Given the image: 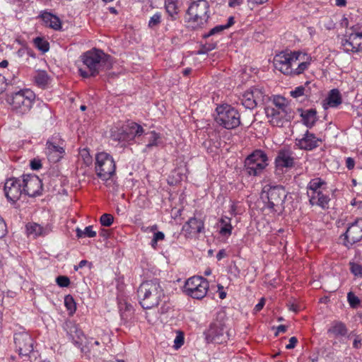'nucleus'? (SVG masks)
<instances>
[{"mask_svg": "<svg viewBox=\"0 0 362 362\" xmlns=\"http://www.w3.org/2000/svg\"><path fill=\"white\" fill-rule=\"evenodd\" d=\"M137 296L139 303L144 309H151L158 306L160 302L164 305L160 308V313L168 312L169 306H166L168 297L165 294L164 289L158 279L145 281L137 289Z\"/></svg>", "mask_w": 362, "mask_h": 362, "instance_id": "nucleus-1", "label": "nucleus"}, {"mask_svg": "<svg viewBox=\"0 0 362 362\" xmlns=\"http://www.w3.org/2000/svg\"><path fill=\"white\" fill-rule=\"evenodd\" d=\"M81 58L86 67V69H78L83 78L96 76L100 72L108 71L112 67V57L99 49L93 48L88 50L83 53Z\"/></svg>", "mask_w": 362, "mask_h": 362, "instance_id": "nucleus-2", "label": "nucleus"}, {"mask_svg": "<svg viewBox=\"0 0 362 362\" xmlns=\"http://www.w3.org/2000/svg\"><path fill=\"white\" fill-rule=\"evenodd\" d=\"M209 4L206 0L193 1L188 7L186 14L189 27L193 30L201 29L208 23L210 18Z\"/></svg>", "mask_w": 362, "mask_h": 362, "instance_id": "nucleus-3", "label": "nucleus"}, {"mask_svg": "<svg viewBox=\"0 0 362 362\" xmlns=\"http://www.w3.org/2000/svg\"><path fill=\"white\" fill-rule=\"evenodd\" d=\"M287 193L284 187L265 186L263 189L262 198L264 199V206L272 213H279L284 209V204Z\"/></svg>", "mask_w": 362, "mask_h": 362, "instance_id": "nucleus-4", "label": "nucleus"}, {"mask_svg": "<svg viewBox=\"0 0 362 362\" xmlns=\"http://www.w3.org/2000/svg\"><path fill=\"white\" fill-rule=\"evenodd\" d=\"M68 334L70 337L72 339L74 344L80 348L81 351L88 358H90L91 357L95 358L99 356L100 351L99 350H93V351L89 348V346L91 347L98 346L100 345V342L96 340H93V339H87L81 329H80L77 325L71 324L69 327Z\"/></svg>", "mask_w": 362, "mask_h": 362, "instance_id": "nucleus-5", "label": "nucleus"}, {"mask_svg": "<svg viewBox=\"0 0 362 362\" xmlns=\"http://www.w3.org/2000/svg\"><path fill=\"white\" fill-rule=\"evenodd\" d=\"M216 122L226 129H233L241 124L239 112L230 105L224 104L216 108Z\"/></svg>", "mask_w": 362, "mask_h": 362, "instance_id": "nucleus-6", "label": "nucleus"}, {"mask_svg": "<svg viewBox=\"0 0 362 362\" xmlns=\"http://www.w3.org/2000/svg\"><path fill=\"white\" fill-rule=\"evenodd\" d=\"M35 99V94L30 89L20 90L8 98V102L17 113L23 115L30 111Z\"/></svg>", "mask_w": 362, "mask_h": 362, "instance_id": "nucleus-7", "label": "nucleus"}, {"mask_svg": "<svg viewBox=\"0 0 362 362\" xmlns=\"http://www.w3.org/2000/svg\"><path fill=\"white\" fill-rule=\"evenodd\" d=\"M115 162L112 156L106 152L98 153L95 156V171L103 181L109 180L115 175Z\"/></svg>", "mask_w": 362, "mask_h": 362, "instance_id": "nucleus-8", "label": "nucleus"}, {"mask_svg": "<svg viewBox=\"0 0 362 362\" xmlns=\"http://www.w3.org/2000/svg\"><path fill=\"white\" fill-rule=\"evenodd\" d=\"M304 57L300 52H281L274 58V65L285 75H292L293 67L296 66L297 61H300Z\"/></svg>", "mask_w": 362, "mask_h": 362, "instance_id": "nucleus-9", "label": "nucleus"}, {"mask_svg": "<svg viewBox=\"0 0 362 362\" xmlns=\"http://www.w3.org/2000/svg\"><path fill=\"white\" fill-rule=\"evenodd\" d=\"M267 161V154L263 151L256 150L245 158V170L250 175H259L268 165Z\"/></svg>", "mask_w": 362, "mask_h": 362, "instance_id": "nucleus-10", "label": "nucleus"}, {"mask_svg": "<svg viewBox=\"0 0 362 362\" xmlns=\"http://www.w3.org/2000/svg\"><path fill=\"white\" fill-rule=\"evenodd\" d=\"M209 284L208 281L202 276L189 278L184 286V291L187 295L195 299H202L206 296Z\"/></svg>", "mask_w": 362, "mask_h": 362, "instance_id": "nucleus-11", "label": "nucleus"}, {"mask_svg": "<svg viewBox=\"0 0 362 362\" xmlns=\"http://www.w3.org/2000/svg\"><path fill=\"white\" fill-rule=\"evenodd\" d=\"M208 342L223 344L226 342L230 336L224 322L216 320L211 323L209 329L204 332Z\"/></svg>", "mask_w": 362, "mask_h": 362, "instance_id": "nucleus-12", "label": "nucleus"}, {"mask_svg": "<svg viewBox=\"0 0 362 362\" xmlns=\"http://www.w3.org/2000/svg\"><path fill=\"white\" fill-rule=\"evenodd\" d=\"M264 110L269 123L273 126L281 127L284 122H289L293 117L292 110H277L269 105Z\"/></svg>", "mask_w": 362, "mask_h": 362, "instance_id": "nucleus-13", "label": "nucleus"}, {"mask_svg": "<svg viewBox=\"0 0 362 362\" xmlns=\"http://www.w3.org/2000/svg\"><path fill=\"white\" fill-rule=\"evenodd\" d=\"M4 191L7 200L13 204L16 203L23 193L21 180L16 177L7 179Z\"/></svg>", "mask_w": 362, "mask_h": 362, "instance_id": "nucleus-14", "label": "nucleus"}, {"mask_svg": "<svg viewBox=\"0 0 362 362\" xmlns=\"http://www.w3.org/2000/svg\"><path fill=\"white\" fill-rule=\"evenodd\" d=\"M21 182L23 193L28 196L35 197L41 194L42 184L41 180L37 175H24Z\"/></svg>", "mask_w": 362, "mask_h": 362, "instance_id": "nucleus-15", "label": "nucleus"}, {"mask_svg": "<svg viewBox=\"0 0 362 362\" xmlns=\"http://www.w3.org/2000/svg\"><path fill=\"white\" fill-rule=\"evenodd\" d=\"M119 131V132L117 134H115V132L112 131L111 136L114 140H130L133 139L136 136H141L144 133L143 127L135 122L128 123Z\"/></svg>", "mask_w": 362, "mask_h": 362, "instance_id": "nucleus-16", "label": "nucleus"}, {"mask_svg": "<svg viewBox=\"0 0 362 362\" xmlns=\"http://www.w3.org/2000/svg\"><path fill=\"white\" fill-rule=\"evenodd\" d=\"M274 163L276 170L292 168L295 165L294 153L289 148H283L278 151Z\"/></svg>", "mask_w": 362, "mask_h": 362, "instance_id": "nucleus-17", "label": "nucleus"}, {"mask_svg": "<svg viewBox=\"0 0 362 362\" xmlns=\"http://www.w3.org/2000/svg\"><path fill=\"white\" fill-rule=\"evenodd\" d=\"M346 245H352L362 240V218H357L344 233Z\"/></svg>", "mask_w": 362, "mask_h": 362, "instance_id": "nucleus-18", "label": "nucleus"}, {"mask_svg": "<svg viewBox=\"0 0 362 362\" xmlns=\"http://www.w3.org/2000/svg\"><path fill=\"white\" fill-rule=\"evenodd\" d=\"M14 342L21 355L28 356L33 350V341L28 333L15 334Z\"/></svg>", "mask_w": 362, "mask_h": 362, "instance_id": "nucleus-19", "label": "nucleus"}, {"mask_svg": "<svg viewBox=\"0 0 362 362\" xmlns=\"http://www.w3.org/2000/svg\"><path fill=\"white\" fill-rule=\"evenodd\" d=\"M341 45L346 52H357L362 50V33H356L349 35L348 39L342 40Z\"/></svg>", "mask_w": 362, "mask_h": 362, "instance_id": "nucleus-20", "label": "nucleus"}, {"mask_svg": "<svg viewBox=\"0 0 362 362\" xmlns=\"http://www.w3.org/2000/svg\"><path fill=\"white\" fill-rule=\"evenodd\" d=\"M321 141V139H317L314 134L307 130L302 139L296 140V144L300 149L311 151L319 146V143Z\"/></svg>", "mask_w": 362, "mask_h": 362, "instance_id": "nucleus-21", "label": "nucleus"}, {"mask_svg": "<svg viewBox=\"0 0 362 362\" xmlns=\"http://www.w3.org/2000/svg\"><path fill=\"white\" fill-rule=\"evenodd\" d=\"M182 231L188 235L204 233V222L201 218L192 217L183 225Z\"/></svg>", "mask_w": 362, "mask_h": 362, "instance_id": "nucleus-22", "label": "nucleus"}, {"mask_svg": "<svg viewBox=\"0 0 362 362\" xmlns=\"http://www.w3.org/2000/svg\"><path fill=\"white\" fill-rule=\"evenodd\" d=\"M65 151L63 147L54 142L47 141L46 144L45 153L47 159L51 163H57L64 156Z\"/></svg>", "mask_w": 362, "mask_h": 362, "instance_id": "nucleus-23", "label": "nucleus"}, {"mask_svg": "<svg viewBox=\"0 0 362 362\" xmlns=\"http://www.w3.org/2000/svg\"><path fill=\"white\" fill-rule=\"evenodd\" d=\"M342 103L341 94L338 89H332L329 91L327 97L322 102V107L325 110L329 107H337Z\"/></svg>", "mask_w": 362, "mask_h": 362, "instance_id": "nucleus-24", "label": "nucleus"}, {"mask_svg": "<svg viewBox=\"0 0 362 362\" xmlns=\"http://www.w3.org/2000/svg\"><path fill=\"white\" fill-rule=\"evenodd\" d=\"M26 230L28 235L37 238L48 235L52 231V227L49 225L43 227L40 224L32 223L26 225Z\"/></svg>", "mask_w": 362, "mask_h": 362, "instance_id": "nucleus-25", "label": "nucleus"}, {"mask_svg": "<svg viewBox=\"0 0 362 362\" xmlns=\"http://www.w3.org/2000/svg\"><path fill=\"white\" fill-rule=\"evenodd\" d=\"M45 25L55 30H59L62 28L60 19L51 13L45 11L40 16Z\"/></svg>", "mask_w": 362, "mask_h": 362, "instance_id": "nucleus-26", "label": "nucleus"}, {"mask_svg": "<svg viewBox=\"0 0 362 362\" xmlns=\"http://www.w3.org/2000/svg\"><path fill=\"white\" fill-rule=\"evenodd\" d=\"M300 111V117L304 125L308 128H312L317 120V111L315 109L299 110Z\"/></svg>", "mask_w": 362, "mask_h": 362, "instance_id": "nucleus-27", "label": "nucleus"}, {"mask_svg": "<svg viewBox=\"0 0 362 362\" xmlns=\"http://www.w3.org/2000/svg\"><path fill=\"white\" fill-rule=\"evenodd\" d=\"M347 331L346 327L343 322L336 321L332 323L327 332L337 337L345 336L347 334Z\"/></svg>", "mask_w": 362, "mask_h": 362, "instance_id": "nucleus-28", "label": "nucleus"}, {"mask_svg": "<svg viewBox=\"0 0 362 362\" xmlns=\"http://www.w3.org/2000/svg\"><path fill=\"white\" fill-rule=\"evenodd\" d=\"M177 0H165V8L172 21L177 18L178 14Z\"/></svg>", "mask_w": 362, "mask_h": 362, "instance_id": "nucleus-29", "label": "nucleus"}, {"mask_svg": "<svg viewBox=\"0 0 362 362\" xmlns=\"http://www.w3.org/2000/svg\"><path fill=\"white\" fill-rule=\"evenodd\" d=\"M160 144V134L154 131L151 132L148 137V144L146 145V147L144 149V152H147L150 151L153 147L158 146Z\"/></svg>", "mask_w": 362, "mask_h": 362, "instance_id": "nucleus-30", "label": "nucleus"}, {"mask_svg": "<svg viewBox=\"0 0 362 362\" xmlns=\"http://www.w3.org/2000/svg\"><path fill=\"white\" fill-rule=\"evenodd\" d=\"M241 103L243 106L250 110H252L257 105V103L255 100L254 96H252V95L249 90H247L243 94Z\"/></svg>", "mask_w": 362, "mask_h": 362, "instance_id": "nucleus-31", "label": "nucleus"}, {"mask_svg": "<svg viewBox=\"0 0 362 362\" xmlns=\"http://www.w3.org/2000/svg\"><path fill=\"white\" fill-rule=\"evenodd\" d=\"M221 228L220 234L223 235H230L232 232L233 227L230 223V218L227 216H223L220 220Z\"/></svg>", "mask_w": 362, "mask_h": 362, "instance_id": "nucleus-32", "label": "nucleus"}, {"mask_svg": "<svg viewBox=\"0 0 362 362\" xmlns=\"http://www.w3.org/2000/svg\"><path fill=\"white\" fill-rule=\"evenodd\" d=\"M35 83L41 88H45L49 81V76L45 71H39L34 76Z\"/></svg>", "mask_w": 362, "mask_h": 362, "instance_id": "nucleus-33", "label": "nucleus"}, {"mask_svg": "<svg viewBox=\"0 0 362 362\" xmlns=\"http://www.w3.org/2000/svg\"><path fill=\"white\" fill-rule=\"evenodd\" d=\"M326 182L320 177L312 179L308 185V191H321Z\"/></svg>", "mask_w": 362, "mask_h": 362, "instance_id": "nucleus-34", "label": "nucleus"}, {"mask_svg": "<svg viewBox=\"0 0 362 362\" xmlns=\"http://www.w3.org/2000/svg\"><path fill=\"white\" fill-rule=\"evenodd\" d=\"M304 54V57H302L300 61H297L296 64V68L295 66L293 67V72L291 76L294 75H299L302 74L305 69H308V66L310 65L309 62H304L302 61L305 59V54Z\"/></svg>", "mask_w": 362, "mask_h": 362, "instance_id": "nucleus-35", "label": "nucleus"}, {"mask_svg": "<svg viewBox=\"0 0 362 362\" xmlns=\"http://www.w3.org/2000/svg\"><path fill=\"white\" fill-rule=\"evenodd\" d=\"M272 103L274 106H272V108L277 110H291V108L286 103V99L283 97H275Z\"/></svg>", "mask_w": 362, "mask_h": 362, "instance_id": "nucleus-36", "label": "nucleus"}, {"mask_svg": "<svg viewBox=\"0 0 362 362\" xmlns=\"http://www.w3.org/2000/svg\"><path fill=\"white\" fill-rule=\"evenodd\" d=\"M35 46L42 52H47L49 49V42L43 38L37 37L34 39Z\"/></svg>", "mask_w": 362, "mask_h": 362, "instance_id": "nucleus-37", "label": "nucleus"}, {"mask_svg": "<svg viewBox=\"0 0 362 362\" xmlns=\"http://www.w3.org/2000/svg\"><path fill=\"white\" fill-rule=\"evenodd\" d=\"M64 305L66 309L69 311V315H73L76 310V303L71 295H67L64 298Z\"/></svg>", "mask_w": 362, "mask_h": 362, "instance_id": "nucleus-38", "label": "nucleus"}, {"mask_svg": "<svg viewBox=\"0 0 362 362\" xmlns=\"http://www.w3.org/2000/svg\"><path fill=\"white\" fill-rule=\"evenodd\" d=\"M330 199L328 195L324 194L322 192L320 196L317 198V201L315 202V205L320 206L322 209H327Z\"/></svg>", "mask_w": 362, "mask_h": 362, "instance_id": "nucleus-39", "label": "nucleus"}, {"mask_svg": "<svg viewBox=\"0 0 362 362\" xmlns=\"http://www.w3.org/2000/svg\"><path fill=\"white\" fill-rule=\"evenodd\" d=\"M252 96H254L255 100L258 103V101H262L264 98V92L262 88L258 87H252L249 90Z\"/></svg>", "mask_w": 362, "mask_h": 362, "instance_id": "nucleus-40", "label": "nucleus"}, {"mask_svg": "<svg viewBox=\"0 0 362 362\" xmlns=\"http://www.w3.org/2000/svg\"><path fill=\"white\" fill-rule=\"evenodd\" d=\"M161 22V14L159 12L156 13L150 18L148 21V27L154 28L158 26Z\"/></svg>", "mask_w": 362, "mask_h": 362, "instance_id": "nucleus-41", "label": "nucleus"}, {"mask_svg": "<svg viewBox=\"0 0 362 362\" xmlns=\"http://www.w3.org/2000/svg\"><path fill=\"white\" fill-rule=\"evenodd\" d=\"M113 221L114 217L110 214H104L100 218L101 225L106 227L110 226L112 224Z\"/></svg>", "mask_w": 362, "mask_h": 362, "instance_id": "nucleus-42", "label": "nucleus"}, {"mask_svg": "<svg viewBox=\"0 0 362 362\" xmlns=\"http://www.w3.org/2000/svg\"><path fill=\"white\" fill-rule=\"evenodd\" d=\"M347 299L351 308H357L360 304L359 298L351 292L348 293Z\"/></svg>", "mask_w": 362, "mask_h": 362, "instance_id": "nucleus-43", "label": "nucleus"}, {"mask_svg": "<svg viewBox=\"0 0 362 362\" xmlns=\"http://www.w3.org/2000/svg\"><path fill=\"white\" fill-rule=\"evenodd\" d=\"M348 338L349 339L354 338V341H353V347L354 348H355V349L361 348L362 339L359 335H358V334H355L354 332H352L348 335Z\"/></svg>", "mask_w": 362, "mask_h": 362, "instance_id": "nucleus-44", "label": "nucleus"}, {"mask_svg": "<svg viewBox=\"0 0 362 362\" xmlns=\"http://www.w3.org/2000/svg\"><path fill=\"white\" fill-rule=\"evenodd\" d=\"M322 191H308V196L309 197V202L312 206L315 205L317 198L322 194Z\"/></svg>", "mask_w": 362, "mask_h": 362, "instance_id": "nucleus-45", "label": "nucleus"}, {"mask_svg": "<svg viewBox=\"0 0 362 362\" xmlns=\"http://www.w3.org/2000/svg\"><path fill=\"white\" fill-rule=\"evenodd\" d=\"M224 30H225L224 27H223L222 25H216L214 28H213L212 29H211L209 31V33L204 34L203 35V37L204 38H207V37H211L212 35H216V34H219V33H222Z\"/></svg>", "mask_w": 362, "mask_h": 362, "instance_id": "nucleus-46", "label": "nucleus"}, {"mask_svg": "<svg viewBox=\"0 0 362 362\" xmlns=\"http://www.w3.org/2000/svg\"><path fill=\"white\" fill-rule=\"evenodd\" d=\"M81 156L82 157L83 162L86 166H89L92 164L93 159L90 156L89 152L86 149H83L81 153Z\"/></svg>", "mask_w": 362, "mask_h": 362, "instance_id": "nucleus-47", "label": "nucleus"}, {"mask_svg": "<svg viewBox=\"0 0 362 362\" xmlns=\"http://www.w3.org/2000/svg\"><path fill=\"white\" fill-rule=\"evenodd\" d=\"M305 94V87L303 86H298L293 90L291 91V95L295 98Z\"/></svg>", "mask_w": 362, "mask_h": 362, "instance_id": "nucleus-48", "label": "nucleus"}, {"mask_svg": "<svg viewBox=\"0 0 362 362\" xmlns=\"http://www.w3.org/2000/svg\"><path fill=\"white\" fill-rule=\"evenodd\" d=\"M56 282L60 287H67L70 284V279L66 276H59Z\"/></svg>", "mask_w": 362, "mask_h": 362, "instance_id": "nucleus-49", "label": "nucleus"}, {"mask_svg": "<svg viewBox=\"0 0 362 362\" xmlns=\"http://www.w3.org/2000/svg\"><path fill=\"white\" fill-rule=\"evenodd\" d=\"M351 271L355 276H362V266L356 263H351Z\"/></svg>", "mask_w": 362, "mask_h": 362, "instance_id": "nucleus-50", "label": "nucleus"}, {"mask_svg": "<svg viewBox=\"0 0 362 362\" xmlns=\"http://www.w3.org/2000/svg\"><path fill=\"white\" fill-rule=\"evenodd\" d=\"M184 344V336L182 332H179L174 340V347L177 349Z\"/></svg>", "mask_w": 362, "mask_h": 362, "instance_id": "nucleus-51", "label": "nucleus"}, {"mask_svg": "<svg viewBox=\"0 0 362 362\" xmlns=\"http://www.w3.org/2000/svg\"><path fill=\"white\" fill-rule=\"evenodd\" d=\"M85 237L94 238L96 235V232L93 230L92 226H88L83 230Z\"/></svg>", "mask_w": 362, "mask_h": 362, "instance_id": "nucleus-52", "label": "nucleus"}, {"mask_svg": "<svg viewBox=\"0 0 362 362\" xmlns=\"http://www.w3.org/2000/svg\"><path fill=\"white\" fill-rule=\"evenodd\" d=\"M30 165L31 169L34 170H37L42 167L41 160L39 159L34 158L32 160H30Z\"/></svg>", "mask_w": 362, "mask_h": 362, "instance_id": "nucleus-53", "label": "nucleus"}, {"mask_svg": "<svg viewBox=\"0 0 362 362\" xmlns=\"http://www.w3.org/2000/svg\"><path fill=\"white\" fill-rule=\"evenodd\" d=\"M6 225L3 218L0 216V238H4L6 235Z\"/></svg>", "mask_w": 362, "mask_h": 362, "instance_id": "nucleus-54", "label": "nucleus"}, {"mask_svg": "<svg viewBox=\"0 0 362 362\" xmlns=\"http://www.w3.org/2000/svg\"><path fill=\"white\" fill-rule=\"evenodd\" d=\"M8 79L1 74H0V94L4 91L7 85Z\"/></svg>", "mask_w": 362, "mask_h": 362, "instance_id": "nucleus-55", "label": "nucleus"}, {"mask_svg": "<svg viewBox=\"0 0 362 362\" xmlns=\"http://www.w3.org/2000/svg\"><path fill=\"white\" fill-rule=\"evenodd\" d=\"M298 342V339L296 337H292L289 339V343L286 346V348L287 349H293Z\"/></svg>", "mask_w": 362, "mask_h": 362, "instance_id": "nucleus-56", "label": "nucleus"}, {"mask_svg": "<svg viewBox=\"0 0 362 362\" xmlns=\"http://www.w3.org/2000/svg\"><path fill=\"white\" fill-rule=\"evenodd\" d=\"M264 304H265V299L264 298H262L260 299L259 302L255 305V307L254 308V311L255 313L260 311L263 308Z\"/></svg>", "mask_w": 362, "mask_h": 362, "instance_id": "nucleus-57", "label": "nucleus"}, {"mask_svg": "<svg viewBox=\"0 0 362 362\" xmlns=\"http://www.w3.org/2000/svg\"><path fill=\"white\" fill-rule=\"evenodd\" d=\"M355 162L352 158H347L346 160V166L349 170H351L354 168Z\"/></svg>", "mask_w": 362, "mask_h": 362, "instance_id": "nucleus-58", "label": "nucleus"}, {"mask_svg": "<svg viewBox=\"0 0 362 362\" xmlns=\"http://www.w3.org/2000/svg\"><path fill=\"white\" fill-rule=\"evenodd\" d=\"M154 241L163 240L165 238V235L163 232L158 231L154 233L153 238Z\"/></svg>", "mask_w": 362, "mask_h": 362, "instance_id": "nucleus-59", "label": "nucleus"}, {"mask_svg": "<svg viewBox=\"0 0 362 362\" xmlns=\"http://www.w3.org/2000/svg\"><path fill=\"white\" fill-rule=\"evenodd\" d=\"M243 0H228V6L230 8L240 6L243 4Z\"/></svg>", "mask_w": 362, "mask_h": 362, "instance_id": "nucleus-60", "label": "nucleus"}, {"mask_svg": "<svg viewBox=\"0 0 362 362\" xmlns=\"http://www.w3.org/2000/svg\"><path fill=\"white\" fill-rule=\"evenodd\" d=\"M235 23V19L233 16H230L228 19V23L226 25H222L224 29H228Z\"/></svg>", "mask_w": 362, "mask_h": 362, "instance_id": "nucleus-61", "label": "nucleus"}, {"mask_svg": "<svg viewBox=\"0 0 362 362\" xmlns=\"http://www.w3.org/2000/svg\"><path fill=\"white\" fill-rule=\"evenodd\" d=\"M287 330V327L283 325H281L276 327V332L275 333V336H277L279 332L284 333Z\"/></svg>", "mask_w": 362, "mask_h": 362, "instance_id": "nucleus-62", "label": "nucleus"}, {"mask_svg": "<svg viewBox=\"0 0 362 362\" xmlns=\"http://www.w3.org/2000/svg\"><path fill=\"white\" fill-rule=\"evenodd\" d=\"M226 256V252L224 250H221L216 254V259L219 261Z\"/></svg>", "mask_w": 362, "mask_h": 362, "instance_id": "nucleus-63", "label": "nucleus"}, {"mask_svg": "<svg viewBox=\"0 0 362 362\" xmlns=\"http://www.w3.org/2000/svg\"><path fill=\"white\" fill-rule=\"evenodd\" d=\"M100 235L102 236V237H104L105 238H108L109 235H110V233L107 230H105V229H103L100 233Z\"/></svg>", "mask_w": 362, "mask_h": 362, "instance_id": "nucleus-64", "label": "nucleus"}]
</instances>
